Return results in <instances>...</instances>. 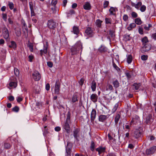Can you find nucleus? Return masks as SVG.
<instances>
[{
  "label": "nucleus",
  "mask_w": 156,
  "mask_h": 156,
  "mask_svg": "<svg viewBox=\"0 0 156 156\" xmlns=\"http://www.w3.org/2000/svg\"><path fill=\"white\" fill-rule=\"evenodd\" d=\"M9 85L10 86L15 88L17 86V83L16 82H12L9 83Z\"/></svg>",
  "instance_id": "bb28decb"
},
{
  "label": "nucleus",
  "mask_w": 156,
  "mask_h": 156,
  "mask_svg": "<svg viewBox=\"0 0 156 156\" xmlns=\"http://www.w3.org/2000/svg\"><path fill=\"white\" fill-rule=\"evenodd\" d=\"M8 5L11 9H12L14 8V5L12 2H9Z\"/></svg>",
  "instance_id": "a19ab883"
},
{
  "label": "nucleus",
  "mask_w": 156,
  "mask_h": 156,
  "mask_svg": "<svg viewBox=\"0 0 156 156\" xmlns=\"http://www.w3.org/2000/svg\"><path fill=\"white\" fill-rule=\"evenodd\" d=\"M147 55H144L141 56V58L143 60H146L147 59Z\"/></svg>",
  "instance_id": "37998d69"
},
{
  "label": "nucleus",
  "mask_w": 156,
  "mask_h": 156,
  "mask_svg": "<svg viewBox=\"0 0 156 156\" xmlns=\"http://www.w3.org/2000/svg\"><path fill=\"white\" fill-rule=\"evenodd\" d=\"M142 50L145 52L147 51L150 50L151 47L150 45L147 44H145L142 47Z\"/></svg>",
  "instance_id": "dca6fc26"
},
{
  "label": "nucleus",
  "mask_w": 156,
  "mask_h": 156,
  "mask_svg": "<svg viewBox=\"0 0 156 156\" xmlns=\"http://www.w3.org/2000/svg\"><path fill=\"white\" fill-rule=\"evenodd\" d=\"M83 48V45L81 42L80 41H77L75 45L71 48V55H76L80 51H81V54Z\"/></svg>",
  "instance_id": "f257e3e1"
},
{
  "label": "nucleus",
  "mask_w": 156,
  "mask_h": 156,
  "mask_svg": "<svg viewBox=\"0 0 156 156\" xmlns=\"http://www.w3.org/2000/svg\"><path fill=\"white\" fill-rule=\"evenodd\" d=\"M14 72L15 75L16 76H18L19 75V72L18 69L16 68L14 69Z\"/></svg>",
  "instance_id": "4c0bfd02"
},
{
  "label": "nucleus",
  "mask_w": 156,
  "mask_h": 156,
  "mask_svg": "<svg viewBox=\"0 0 156 156\" xmlns=\"http://www.w3.org/2000/svg\"><path fill=\"white\" fill-rule=\"evenodd\" d=\"M113 84L114 87L115 88H117L119 87V83L118 81L117 80L113 82Z\"/></svg>",
  "instance_id": "4be33fe9"
},
{
  "label": "nucleus",
  "mask_w": 156,
  "mask_h": 156,
  "mask_svg": "<svg viewBox=\"0 0 156 156\" xmlns=\"http://www.w3.org/2000/svg\"><path fill=\"white\" fill-rule=\"evenodd\" d=\"M120 118V116L119 114H117L115 116V123H117L119 120Z\"/></svg>",
  "instance_id": "cd10ccee"
},
{
  "label": "nucleus",
  "mask_w": 156,
  "mask_h": 156,
  "mask_svg": "<svg viewBox=\"0 0 156 156\" xmlns=\"http://www.w3.org/2000/svg\"><path fill=\"white\" fill-rule=\"evenodd\" d=\"M140 86V83H134V86L135 87V88L136 90H138Z\"/></svg>",
  "instance_id": "de8ad7c7"
},
{
  "label": "nucleus",
  "mask_w": 156,
  "mask_h": 156,
  "mask_svg": "<svg viewBox=\"0 0 156 156\" xmlns=\"http://www.w3.org/2000/svg\"><path fill=\"white\" fill-rule=\"evenodd\" d=\"M151 37L154 39L156 40V33L153 34L152 35Z\"/></svg>",
  "instance_id": "338daca9"
},
{
  "label": "nucleus",
  "mask_w": 156,
  "mask_h": 156,
  "mask_svg": "<svg viewBox=\"0 0 156 156\" xmlns=\"http://www.w3.org/2000/svg\"><path fill=\"white\" fill-rule=\"evenodd\" d=\"M106 119V116L105 115H101L99 116V120L101 122H103Z\"/></svg>",
  "instance_id": "412c9836"
},
{
  "label": "nucleus",
  "mask_w": 156,
  "mask_h": 156,
  "mask_svg": "<svg viewBox=\"0 0 156 156\" xmlns=\"http://www.w3.org/2000/svg\"><path fill=\"white\" fill-rule=\"evenodd\" d=\"M19 108L17 106H15L13 108V111L14 112H17L19 110Z\"/></svg>",
  "instance_id": "3c124183"
},
{
  "label": "nucleus",
  "mask_w": 156,
  "mask_h": 156,
  "mask_svg": "<svg viewBox=\"0 0 156 156\" xmlns=\"http://www.w3.org/2000/svg\"><path fill=\"white\" fill-rule=\"evenodd\" d=\"M119 106V104L118 103H116L115 105H114L113 108L112 109V111L113 112H115L117 109L118 107Z\"/></svg>",
  "instance_id": "7c9ffc66"
},
{
  "label": "nucleus",
  "mask_w": 156,
  "mask_h": 156,
  "mask_svg": "<svg viewBox=\"0 0 156 156\" xmlns=\"http://www.w3.org/2000/svg\"><path fill=\"white\" fill-rule=\"evenodd\" d=\"M16 99L18 102H20L23 100L22 98L20 97H17Z\"/></svg>",
  "instance_id": "4d7b16f0"
},
{
  "label": "nucleus",
  "mask_w": 156,
  "mask_h": 156,
  "mask_svg": "<svg viewBox=\"0 0 156 156\" xmlns=\"http://www.w3.org/2000/svg\"><path fill=\"white\" fill-rule=\"evenodd\" d=\"M102 21H101L100 20L98 19L96 21V24L97 26L99 27L101 26V23Z\"/></svg>",
  "instance_id": "2f4dec72"
},
{
  "label": "nucleus",
  "mask_w": 156,
  "mask_h": 156,
  "mask_svg": "<svg viewBox=\"0 0 156 156\" xmlns=\"http://www.w3.org/2000/svg\"><path fill=\"white\" fill-rule=\"evenodd\" d=\"M83 8L86 10H90L91 9L90 4L88 2H86L83 5Z\"/></svg>",
  "instance_id": "f3484780"
},
{
  "label": "nucleus",
  "mask_w": 156,
  "mask_h": 156,
  "mask_svg": "<svg viewBox=\"0 0 156 156\" xmlns=\"http://www.w3.org/2000/svg\"><path fill=\"white\" fill-rule=\"evenodd\" d=\"M151 24H149L147 27L145 26L144 27V29L147 30H149L150 27H151Z\"/></svg>",
  "instance_id": "09e8293b"
},
{
  "label": "nucleus",
  "mask_w": 156,
  "mask_h": 156,
  "mask_svg": "<svg viewBox=\"0 0 156 156\" xmlns=\"http://www.w3.org/2000/svg\"><path fill=\"white\" fill-rule=\"evenodd\" d=\"M55 130L56 131H59L61 130V128L60 127L57 126L55 128Z\"/></svg>",
  "instance_id": "680f3d73"
},
{
  "label": "nucleus",
  "mask_w": 156,
  "mask_h": 156,
  "mask_svg": "<svg viewBox=\"0 0 156 156\" xmlns=\"http://www.w3.org/2000/svg\"><path fill=\"white\" fill-rule=\"evenodd\" d=\"M2 34L5 39H7L8 38L9 36V31L5 27H4L2 29Z\"/></svg>",
  "instance_id": "423d86ee"
},
{
  "label": "nucleus",
  "mask_w": 156,
  "mask_h": 156,
  "mask_svg": "<svg viewBox=\"0 0 156 156\" xmlns=\"http://www.w3.org/2000/svg\"><path fill=\"white\" fill-rule=\"evenodd\" d=\"M16 34L17 36H19L20 35L21 32L20 31L18 30L16 32Z\"/></svg>",
  "instance_id": "69168bd1"
},
{
  "label": "nucleus",
  "mask_w": 156,
  "mask_h": 156,
  "mask_svg": "<svg viewBox=\"0 0 156 156\" xmlns=\"http://www.w3.org/2000/svg\"><path fill=\"white\" fill-rule=\"evenodd\" d=\"M105 23H111V20L108 18H105Z\"/></svg>",
  "instance_id": "13d9d810"
},
{
  "label": "nucleus",
  "mask_w": 156,
  "mask_h": 156,
  "mask_svg": "<svg viewBox=\"0 0 156 156\" xmlns=\"http://www.w3.org/2000/svg\"><path fill=\"white\" fill-rule=\"evenodd\" d=\"M98 50L101 52H104L107 51V48L105 46L101 45V47L99 48Z\"/></svg>",
  "instance_id": "aec40b11"
},
{
  "label": "nucleus",
  "mask_w": 156,
  "mask_h": 156,
  "mask_svg": "<svg viewBox=\"0 0 156 156\" xmlns=\"http://www.w3.org/2000/svg\"><path fill=\"white\" fill-rule=\"evenodd\" d=\"M9 99L11 101H13L14 100V97L13 96H11L9 97Z\"/></svg>",
  "instance_id": "774afa93"
},
{
  "label": "nucleus",
  "mask_w": 156,
  "mask_h": 156,
  "mask_svg": "<svg viewBox=\"0 0 156 156\" xmlns=\"http://www.w3.org/2000/svg\"><path fill=\"white\" fill-rule=\"evenodd\" d=\"M31 11V16H34L35 15V13H34V9H30Z\"/></svg>",
  "instance_id": "6e6d98bb"
},
{
  "label": "nucleus",
  "mask_w": 156,
  "mask_h": 156,
  "mask_svg": "<svg viewBox=\"0 0 156 156\" xmlns=\"http://www.w3.org/2000/svg\"><path fill=\"white\" fill-rule=\"evenodd\" d=\"M79 132V130L78 129H76L74 130V136L76 138L77 137Z\"/></svg>",
  "instance_id": "473e14b6"
},
{
  "label": "nucleus",
  "mask_w": 156,
  "mask_h": 156,
  "mask_svg": "<svg viewBox=\"0 0 156 156\" xmlns=\"http://www.w3.org/2000/svg\"><path fill=\"white\" fill-rule=\"evenodd\" d=\"M47 26L50 29H54L56 27V23L53 20H49L47 23Z\"/></svg>",
  "instance_id": "7ed1b4c3"
},
{
  "label": "nucleus",
  "mask_w": 156,
  "mask_h": 156,
  "mask_svg": "<svg viewBox=\"0 0 156 156\" xmlns=\"http://www.w3.org/2000/svg\"><path fill=\"white\" fill-rule=\"evenodd\" d=\"M96 111L94 109H93L90 115L91 120V121H94L96 118Z\"/></svg>",
  "instance_id": "ddd939ff"
},
{
  "label": "nucleus",
  "mask_w": 156,
  "mask_h": 156,
  "mask_svg": "<svg viewBox=\"0 0 156 156\" xmlns=\"http://www.w3.org/2000/svg\"><path fill=\"white\" fill-rule=\"evenodd\" d=\"M29 6L30 9H34L33 3L32 2H29Z\"/></svg>",
  "instance_id": "0e129e2a"
},
{
  "label": "nucleus",
  "mask_w": 156,
  "mask_h": 156,
  "mask_svg": "<svg viewBox=\"0 0 156 156\" xmlns=\"http://www.w3.org/2000/svg\"><path fill=\"white\" fill-rule=\"evenodd\" d=\"M50 86L49 83H47L45 85V89L47 90H48L50 89Z\"/></svg>",
  "instance_id": "5fc2aeb1"
},
{
  "label": "nucleus",
  "mask_w": 156,
  "mask_h": 156,
  "mask_svg": "<svg viewBox=\"0 0 156 156\" xmlns=\"http://www.w3.org/2000/svg\"><path fill=\"white\" fill-rule=\"evenodd\" d=\"M105 148L102 147H99L96 149V151L98 152V154H101L104 153L105 151Z\"/></svg>",
  "instance_id": "9d476101"
},
{
  "label": "nucleus",
  "mask_w": 156,
  "mask_h": 156,
  "mask_svg": "<svg viewBox=\"0 0 156 156\" xmlns=\"http://www.w3.org/2000/svg\"><path fill=\"white\" fill-rule=\"evenodd\" d=\"M69 120V118L68 117H67L66 122L63 125V128L68 133L69 132L70 130L69 126L67 122V120Z\"/></svg>",
  "instance_id": "1a4fd4ad"
},
{
  "label": "nucleus",
  "mask_w": 156,
  "mask_h": 156,
  "mask_svg": "<svg viewBox=\"0 0 156 156\" xmlns=\"http://www.w3.org/2000/svg\"><path fill=\"white\" fill-rule=\"evenodd\" d=\"M141 132L139 129H136L134 132V136L136 138H137L140 136Z\"/></svg>",
  "instance_id": "2eb2a0df"
},
{
  "label": "nucleus",
  "mask_w": 156,
  "mask_h": 156,
  "mask_svg": "<svg viewBox=\"0 0 156 156\" xmlns=\"http://www.w3.org/2000/svg\"><path fill=\"white\" fill-rule=\"evenodd\" d=\"M78 98L77 95L76 94H74L72 98V101L73 103L76 102V101H78Z\"/></svg>",
  "instance_id": "b1692460"
},
{
  "label": "nucleus",
  "mask_w": 156,
  "mask_h": 156,
  "mask_svg": "<svg viewBox=\"0 0 156 156\" xmlns=\"http://www.w3.org/2000/svg\"><path fill=\"white\" fill-rule=\"evenodd\" d=\"M142 3L141 2H139L138 3L134 5L135 8L136 9H138L139 8L141 5Z\"/></svg>",
  "instance_id": "f704fd0d"
},
{
  "label": "nucleus",
  "mask_w": 156,
  "mask_h": 156,
  "mask_svg": "<svg viewBox=\"0 0 156 156\" xmlns=\"http://www.w3.org/2000/svg\"><path fill=\"white\" fill-rule=\"evenodd\" d=\"M48 43L46 42L45 45H44L43 49L41 50H40L41 54V55H42L43 54H46L48 51Z\"/></svg>",
  "instance_id": "6e6552de"
},
{
  "label": "nucleus",
  "mask_w": 156,
  "mask_h": 156,
  "mask_svg": "<svg viewBox=\"0 0 156 156\" xmlns=\"http://www.w3.org/2000/svg\"><path fill=\"white\" fill-rule=\"evenodd\" d=\"M11 45H9V47L10 48H13L15 49L16 47V43L14 41L11 42Z\"/></svg>",
  "instance_id": "5701e85b"
},
{
  "label": "nucleus",
  "mask_w": 156,
  "mask_h": 156,
  "mask_svg": "<svg viewBox=\"0 0 156 156\" xmlns=\"http://www.w3.org/2000/svg\"><path fill=\"white\" fill-rule=\"evenodd\" d=\"M32 77L35 81H39L41 78V75L37 71H34L32 74Z\"/></svg>",
  "instance_id": "f03ea898"
},
{
  "label": "nucleus",
  "mask_w": 156,
  "mask_h": 156,
  "mask_svg": "<svg viewBox=\"0 0 156 156\" xmlns=\"http://www.w3.org/2000/svg\"><path fill=\"white\" fill-rule=\"evenodd\" d=\"M60 86V84L59 80L56 81L55 87V94H59Z\"/></svg>",
  "instance_id": "39448f33"
},
{
  "label": "nucleus",
  "mask_w": 156,
  "mask_h": 156,
  "mask_svg": "<svg viewBox=\"0 0 156 156\" xmlns=\"http://www.w3.org/2000/svg\"><path fill=\"white\" fill-rule=\"evenodd\" d=\"M66 156H71V149L69 148H67L66 149Z\"/></svg>",
  "instance_id": "72a5a7b5"
},
{
  "label": "nucleus",
  "mask_w": 156,
  "mask_h": 156,
  "mask_svg": "<svg viewBox=\"0 0 156 156\" xmlns=\"http://www.w3.org/2000/svg\"><path fill=\"white\" fill-rule=\"evenodd\" d=\"M113 65L114 68H115L117 71L119 72L120 70V69L114 63H113Z\"/></svg>",
  "instance_id": "c03bdc74"
},
{
  "label": "nucleus",
  "mask_w": 156,
  "mask_h": 156,
  "mask_svg": "<svg viewBox=\"0 0 156 156\" xmlns=\"http://www.w3.org/2000/svg\"><path fill=\"white\" fill-rule=\"evenodd\" d=\"M136 26V24L135 23H131L127 27V29L129 30H131L133 28L135 27Z\"/></svg>",
  "instance_id": "6ab92c4d"
},
{
  "label": "nucleus",
  "mask_w": 156,
  "mask_h": 156,
  "mask_svg": "<svg viewBox=\"0 0 156 156\" xmlns=\"http://www.w3.org/2000/svg\"><path fill=\"white\" fill-rule=\"evenodd\" d=\"M57 3V1L56 0H52L51 2L52 5H55Z\"/></svg>",
  "instance_id": "bf43d9fd"
},
{
  "label": "nucleus",
  "mask_w": 156,
  "mask_h": 156,
  "mask_svg": "<svg viewBox=\"0 0 156 156\" xmlns=\"http://www.w3.org/2000/svg\"><path fill=\"white\" fill-rule=\"evenodd\" d=\"M135 23L137 25H140L142 23L140 19L139 18L136 19H135Z\"/></svg>",
  "instance_id": "c756f323"
},
{
  "label": "nucleus",
  "mask_w": 156,
  "mask_h": 156,
  "mask_svg": "<svg viewBox=\"0 0 156 156\" xmlns=\"http://www.w3.org/2000/svg\"><path fill=\"white\" fill-rule=\"evenodd\" d=\"M84 81V79L82 78H81L79 81V83L80 85L81 86H82L83 83Z\"/></svg>",
  "instance_id": "603ef678"
},
{
  "label": "nucleus",
  "mask_w": 156,
  "mask_h": 156,
  "mask_svg": "<svg viewBox=\"0 0 156 156\" xmlns=\"http://www.w3.org/2000/svg\"><path fill=\"white\" fill-rule=\"evenodd\" d=\"M132 60V57L131 55H128L127 57V62L128 64H130Z\"/></svg>",
  "instance_id": "393cba45"
},
{
  "label": "nucleus",
  "mask_w": 156,
  "mask_h": 156,
  "mask_svg": "<svg viewBox=\"0 0 156 156\" xmlns=\"http://www.w3.org/2000/svg\"><path fill=\"white\" fill-rule=\"evenodd\" d=\"M156 150V147L154 146L151 147L149 149L146 150V154L147 155H150L153 154Z\"/></svg>",
  "instance_id": "0eeeda50"
},
{
  "label": "nucleus",
  "mask_w": 156,
  "mask_h": 156,
  "mask_svg": "<svg viewBox=\"0 0 156 156\" xmlns=\"http://www.w3.org/2000/svg\"><path fill=\"white\" fill-rule=\"evenodd\" d=\"M138 31L139 33L140 34H143V29L142 28L140 27L138 29Z\"/></svg>",
  "instance_id": "864d4df0"
},
{
  "label": "nucleus",
  "mask_w": 156,
  "mask_h": 156,
  "mask_svg": "<svg viewBox=\"0 0 156 156\" xmlns=\"http://www.w3.org/2000/svg\"><path fill=\"white\" fill-rule=\"evenodd\" d=\"M128 16L127 15H124L123 16V19L125 21H126L128 20Z\"/></svg>",
  "instance_id": "8fccbe9b"
},
{
  "label": "nucleus",
  "mask_w": 156,
  "mask_h": 156,
  "mask_svg": "<svg viewBox=\"0 0 156 156\" xmlns=\"http://www.w3.org/2000/svg\"><path fill=\"white\" fill-rule=\"evenodd\" d=\"M27 46L30 52H33L34 50L36 49V46L34 43H32L29 41H28Z\"/></svg>",
  "instance_id": "20e7f679"
},
{
  "label": "nucleus",
  "mask_w": 156,
  "mask_h": 156,
  "mask_svg": "<svg viewBox=\"0 0 156 156\" xmlns=\"http://www.w3.org/2000/svg\"><path fill=\"white\" fill-rule=\"evenodd\" d=\"M142 42L143 43H146L147 41V37H144L142 40Z\"/></svg>",
  "instance_id": "49530a36"
},
{
  "label": "nucleus",
  "mask_w": 156,
  "mask_h": 156,
  "mask_svg": "<svg viewBox=\"0 0 156 156\" xmlns=\"http://www.w3.org/2000/svg\"><path fill=\"white\" fill-rule=\"evenodd\" d=\"M95 145L94 142L93 141H92L91 143L90 148V150L92 151H93L94 150Z\"/></svg>",
  "instance_id": "c85d7f7f"
},
{
  "label": "nucleus",
  "mask_w": 156,
  "mask_h": 156,
  "mask_svg": "<svg viewBox=\"0 0 156 156\" xmlns=\"http://www.w3.org/2000/svg\"><path fill=\"white\" fill-rule=\"evenodd\" d=\"M85 33L90 37H92L93 35L92 31L90 27H88L87 28L85 31Z\"/></svg>",
  "instance_id": "9b49d317"
},
{
  "label": "nucleus",
  "mask_w": 156,
  "mask_h": 156,
  "mask_svg": "<svg viewBox=\"0 0 156 156\" xmlns=\"http://www.w3.org/2000/svg\"><path fill=\"white\" fill-rule=\"evenodd\" d=\"M108 88L109 90H112L113 88L112 86L110 84H108Z\"/></svg>",
  "instance_id": "e2e57ef3"
},
{
  "label": "nucleus",
  "mask_w": 156,
  "mask_h": 156,
  "mask_svg": "<svg viewBox=\"0 0 156 156\" xmlns=\"http://www.w3.org/2000/svg\"><path fill=\"white\" fill-rule=\"evenodd\" d=\"M90 99L93 102H95L97 101L98 96L96 94H92L90 96Z\"/></svg>",
  "instance_id": "f8f14e48"
},
{
  "label": "nucleus",
  "mask_w": 156,
  "mask_h": 156,
  "mask_svg": "<svg viewBox=\"0 0 156 156\" xmlns=\"http://www.w3.org/2000/svg\"><path fill=\"white\" fill-rule=\"evenodd\" d=\"M131 16L133 18H136L138 16L137 13L134 12H132Z\"/></svg>",
  "instance_id": "79ce46f5"
},
{
  "label": "nucleus",
  "mask_w": 156,
  "mask_h": 156,
  "mask_svg": "<svg viewBox=\"0 0 156 156\" xmlns=\"http://www.w3.org/2000/svg\"><path fill=\"white\" fill-rule=\"evenodd\" d=\"M34 58V56L32 55H29L28 57V61L30 62H32Z\"/></svg>",
  "instance_id": "ea45409f"
},
{
  "label": "nucleus",
  "mask_w": 156,
  "mask_h": 156,
  "mask_svg": "<svg viewBox=\"0 0 156 156\" xmlns=\"http://www.w3.org/2000/svg\"><path fill=\"white\" fill-rule=\"evenodd\" d=\"M73 31L74 34L77 35L79 33V30L78 27L74 26L73 27Z\"/></svg>",
  "instance_id": "a211bd4d"
},
{
  "label": "nucleus",
  "mask_w": 156,
  "mask_h": 156,
  "mask_svg": "<svg viewBox=\"0 0 156 156\" xmlns=\"http://www.w3.org/2000/svg\"><path fill=\"white\" fill-rule=\"evenodd\" d=\"M146 9V7L144 5H142L140 8V10L141 12H144Z\"/></svg>",
  "instance_id": "e433bc0d"
},
{
  "label": "nucleus",
  "mask_w": 156,
  "mask_h": 156,
  "mask_svg": "<svg viewBox=\"0 0 156 156\" xmlns=\"http://www.w3.org/2000/svg\"><path fill=\"white\" fill-rule=\"evenodd\" d=\"M2 17L5 22L7 21V16L6 14L2 13Z\"/></svg>",
  "instance_id": "c9c22d12"
},
{
  "label": "nucleus",
  "mask_w": 156,
  "mask_h": 156,
  "mask_svg": "<svg viewBox=\"0 0 156 156\" xmlns=\"http://www.w3.org/2000/svg\"><path fill=\"white\" fill-rule=\"evenodd\" d=\"M47 65L50 67H52L53 66V63L51 62H47Z\"/></svg>",
  "instance_id": "052dcab7"
},
{
  "label": "nucleus",
  "mask_w": 156,
  "mask_h": 156,
  "mask_svg": "<svg viewBox=\"0 0 156 156\" xmlns=\"http://www.w3.org/2000/svg\"><path fill=\"white\" fill-rule=\"evenodd\" d=\"M109 12L111 15H115L116 11H117V8L113 7H111L109 9Z\"/></svg>",
  "instance_id": "4468645a"
},
{
  "label": "nucleus",
  "mask_w": 156,
  "mask_h": 156,
  "mask_svg": "<svg viewBox=\"0 0 156 156\" xmlns=\"http://www.w3.org/2000/svg\"><path fill=\"white\" fill-rule=\"evenodd\" d=\"M91 88L93 91H95L96 88V83L94 82H92L91 84Z\"/></svg>",
  "instance_id": "a878e982"
},
{
  "label": "nucleus",
  "mask_w": 156,
  "mask_h": 156,
  "mask_svg": "<svg viewBox=\"0 0 156 156\" xmlns=\"http://www.w3.org/2000/svg\"><path fill=\"white\" fill-rule=\"evenodd\" d=\"M109 4V2L108 1H105L103 4V7L104 8H105L107 7Z\"/></svg>",
  "instance_id": "58836bf2"
},
{
  "label": "nucleus",
  "mask_w": 156,
  "mask_h": 156,
  "mask_svg": "<svg viewBox=\"0 0 156 156\" xmlns=\"http://www.w3.org/2000/svg\"><path fill=\"white\" fill-rule=\"evenodd\" d=\"M4 146L5 148L7 149H8L10 147L11 145L7 143H5L4 144Z\"/></svg>",
  "instance_id": "a18cd8bd"
}]
</instances>
